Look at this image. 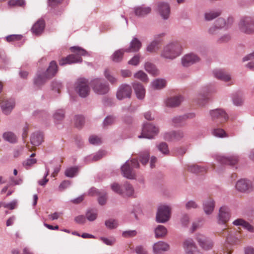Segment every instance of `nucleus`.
Listing matches in <instances>:
<instances>
[{
  "label": "nucleus",
  "mask_w": 254,
  "mask_h": 254,
  "mask_svg": "<svg viewBox=\"0 0 254 254\" xmlns=\"http://www.w3.org/2000/svg\"><path fill=\"white\" fill-rule=\"evenodd\" d=\"M182 46L180 42H171L163 47L160 56L165 59L173 60L182 54Z\"/></svg>",
  "instance_id": "f257e3e1"
},
{
  "label": "nucleus",
  "mask_w": 254,
  "mask_h": 254,
  "mask_svg": "<svg viewBox=\"0 0 254 254\" xmlns=\"http://www.w3.org/2000/svg\"><path fill=\"white\" fill-rule=\"evenodd\" d=\"M70 49L72 52L75 53L76 54H71L61 59L59 61L60 65L81 63L82 61L80 57L81 56L89 55L88 53L86 50L78 46L71 47Z\"/></svg>",
  "instance_id": "f03ea898"
},
{
  "label": "nucleus",
  "mask_w": 254,
  "mask_h": 254,
  "mask_svg": "<svg viewBox=\"0 0 254 254\" xmlns=\"http://www.w3.org/2000/svg\"><path fill=\"white\" fill-rule=\"evenodd\" d=\"M139 166V163L135 159L127 161L121 167L123 176L128 179H134L135 177V174L133 169L138 168Z\"/></svg>",
  "instance_id": "7ed1b4c3"
},
{
  "label": "nucleus",
  "mask_w": 254,
  "mask_h": 254,
  "mask_svg": "<svg viewBox=\"0 0 254 254\" xmlns=\"http://www.w3.org/2000/svg\"><path fill=\"white\" fill-rule=\"evenodd\" d=\"M90 84L93 91L98 95L106 94L110 90L109 84L100 78L93 79Z\"/></svg>",
  "instance_id": "20e7f679"
},
{
  "label": "nucleus",
  "mask_w": 254,
  "mask_h": 254,
  "mask_svg": "<svg viewBox=\"0 0 254 254\" xmlns=\"http://www.w3.org/2000/svg\"><path fill=\"white\" fill-rule=\"evenodd\" d=\"M158 127L152 124L145 123L142 125L141 133L138 135L139 138H145L152 139L159 133Z\"/></svg>",
  "instance_id": "39448f33"
},
{
  "label": "nucleus",
  "mask_w": 254,
  "mask_h": 254,
  "mask_svg": "<svg viewBox=\"0 0 254 254\" xmlns=\"http://www.w3.org/2000/svg\"><path fill=\"white\" fill-rule=\"evenodd\" d=\"M74 88L76 92L81 98H85L90 93L89 83L85 78L78 79L74 84Z\"/></svg>",
  "instance_id": "423d86ee"
},
{
  "label": "nucleus",
  "mask_w": 254,
  "mask_h": 254,
  "mask_svg": "<svg viewBox=\"0 0 254 254\" xmlns=\"http://www.w3.org/2000/svg\"><path fill=\"white\" fill-rule=\"evenodd\" d=\"M209 114L212 120L217 124H223L228 120V116L225 111L221 109L210 110Z\"/></svg>",
  "instance_id": "0eeeda50"
},
{
  "label": "nucleus",
  "mask_w": 254,
  "mask_h": 254,
  "mask_svg": "<svg viewBox=\"0 0 254 254\" xmlns=\"http://www.w3.org/2000/svg\"><path fill=\"white\" fill-rule=\"evenodd\" d=\"M171 208L167 205H161L158 208L156 214V221L164 223L168 221L170 217Z\"/></svg>",
  "instance_id": "6e6552de"
},
{
  "label": "nucleus",
  "mask_w": 254,
  "mask_h": 254,
  "mask_svg": "<svg viewBox=\"0 0 254 254\" xmlns=\"http://www.w3.org/2000/svg\"><path fill=\"white\" fill-rule=\"evenodd\" d=\"M254 20L251 17H246L242 19L239 23V28L241 31L247 34L254 32Z\"/></svg>",
  "instance_id": "1a4fd4ad"
},
{
  "label": "nucleus",
  "mask_w": 254,
  "mask_h": 254,
  "mask_svg": "<svg viewBox=\"0 0 254 254\" xmlns=\"http://www.w3.org/2000/svg\"><path fill=\"white\" fill-rule=\"evenodd\" d=\"M131 93V86L127 84H122L118 87L116 96L118 99L122 100L126 98H130Z\"/></svg>",
  "instance_id": "9d476101"
},
{
  "label": "nucleus",
  "mask_w": 254,
  "mask_h": 254,
  "mask_svg": "<svg viewBox=\"0 0 254 254\" xmlns=\"http://www.w3.org/2000/svg\"><path fill=\"white\" fill-rule=\"evenodd\" d=\"M230 209L226 206H223L219 208L217 216V221L219 224L225 225L230 219Z\"/></svg>",
  "instance_id": "9b49d317"
},
{
  "label": "nucleus",
  "mask_w": 254,
  "mask_h": 254,
  "mask_svg": "<svg viewBox=\"0 0 254 254\" xmlns=\"http://www.w3.org/2000/svg\"><path fill=\"white\" fill-rule=\"evenodd\" d=\"M200 58L193 53H190L184 55L181 59V63L183 66L189 67L190 65L198 63Z\"/></svg>",
  "instance_id": "f8f14e48"
},
{
  "label": "nucleus",
  "mask_w": 254,
  "mask_h": 254,
  "mask_svg": "<svg viewBox=\"0 0 254 254\" xmlns=\"http://www.w3.org/2000/svg\"><path fill=\"white\" fill-rule=\"evenodd\" d=\"M195 116L193 113L177 116L171 119V125L175 127H181L184 126V122L188 119H193Z\"/></svg>",
  "instance_id": "ddd939ff"
},
{
  "label": "nucleus",
  "mask_w": 254,
  "mask_h": 254,
  "mask_svg": "<svg viewBox=\"0 0 254 254\" xmlns=\"http://www.w3.org/2000/svg\"><path fill=\"white\" fill-rule=\"evenodd\" d=\"M196 239L200 247L204 250H209L213 246L212 240L202 234H197Z\"/></svg>",
  "instance_id": "4468645a"
},
{
  "label": "nucleus",
  "mask_w": 254,
  "mask_h": 254,
  "mask_svg": "<svg viewBox=\"0 0 254 254\" xmlns=\"http://www.w3.org/2000/svg\"><path fill=\"white\" fill-rule=\"evenodd\" d=\"M183 248L185 254H201L192 239L186 240L183 243Z\"/></svg>",
  "instance_id": "2eb2a0df"
},
{
  "label": "nucleus",
  "mask_w": 254,
  "mask_h": 254,
  "mask_svg": "<svg viewBox=\"0 0 254 254\" xmlns=\"http://www.w3.org/2000/svg\"><path fill=\"white\" fill-rule=\"evenodd\" d=\"M236 189L241 192H249L253 190L252 182L248 179H242L239 180L236 184Z\"/></svg>",
  "instance_id": "dca6fc26"
},
{
  "label": "nucleus",
  "mask_w": 254,
  "mask_h": 254,
  "mask_svg": "<svg viewBox=\"0 0 254 254\" xmlns=\"http://www.w3.org/2000/svg\"><path fill=\"white\" fill-rule=\"evenodd\" d=\"M0 106L2 113L8 115L10 114L15 106V101L13 99H6L0 103Z\"/></svg>",
  "instance_id": "f3484780"
},
{
  "label": "nucleus",
  "mask_w": 254,
  "mask_h": 254,
  "mask_svg": "<svg viewBox=\"0 0 254 254\" xmlns=\"http://www.w3.org/2000/svg\"><path fill=\"white\" fill-rule=\"evenodd\" d=\"M169 245L164 241H158L153 245L154 254H163V253L169 251Z\"/></svg>",
  "instance_id": "a211bd4d"
},
{
  "label": "nucleus",
  "mask_w": 254,
  "mask_h": 254,
  "mask_svg": "<svg viewBox=\"0 0 254 254\" xmlns=\"http://www.w3.org/2000/svg\"><path fill=\"white\" fill-rule=\"evenodd\" d=\"M158 11L164 19H167L170 15V8L168 3L160 2L158 3Z\"/></svg>",
  "instance_id": "6ab92c4d"
},
{
  "label": "nucleus",
  "mask_w": 254,
  "mask_h": 254,
  "mask_svg": "<svg viewBox=\"0 0 254 254\" xmlns=\"http://www.w3.org/2000/svg\"><path fill=\"white\" fill-rule=\"evenodd\" d=\"M184 134L182 130L172 131L165 132L164 134V138L167 141L173 140H180L183 138Z\"/></svg>",
  "instance_id": "aec40b11"
},
{
  "label": "nucleus",
  "mask_w": 254,
  "mask_h": 254,
  "mask_svg": "<svg viewBox=\"0 0 254 254\" xmlns=\"http://www.w3.org/2000/svg\"><path fill=\"white\" fill-rule=\"evenodd\" d=\"M217 160L219 163L222 164L234 165L238 162V157L236 155H233L229 157L219 156L217 158Z\"/></svg>",
  "instance_id": "412c9836"
},
{
  "label": "nucleus",
  "mask_w": 254,
  "mask_h": 254,
  "mask_svg": "<svg viewBox=\"0 0 254 254\" xmlns=\"http://www.w3.org/2000/svg\"><path fill=\"white\" fill-rule=\"evenodd\" d=\"M142 46L141 42L136 37H133L129 44V47L125 48L127 53L136 52L139 50Z\"/></svg>",
  "instance_id": "4be33fe9"
},
{
  "label": "nucleus",
  "mask_w": 254,
  "mask_h": 254,
  "mask_svg": "<svg viewBox=\"0 0 254 254\" xmlns=\"http://www.w3.org/2000/svg\"><path fill=\"white\" fill-rule=\"evenodd\" d=\"M214 207L215 201L211 198H207L203 202V209L207 215L211 214L213 212Z\"/></svg>",
  "instance_id": "5701e85b"
},
{
  "label": "nucleus",
  "mask_w": 254,
  "mask_h": 254,
  "mask_svg": "<svg viewBox=\"0 0 254 254\" xmlns=\"http://www.w3.org/2000/svg\"><path fill=\"white\" fill-rule=\"evenodd\" d=\"M132 86L137 98L140 100L143 99L145 94V90L143 86L139 82H134L132 84Z\"/></svg>",
  "instance_id": "b1692460"
},
{
  "label": "nucleus",
  "mask_w": 254,
  "mask_h": 254,
  "mask_svg": "<svg viewBox=\"0 0 254 254\" xmlns=\"http://www.w3.org/2000/svg\"><path fill=\"white\" fill-rule=\"evenodd\" d=\"M213 73L215 77L222 81H228L231 79L230 75L222 69H216Z\"/></svg>",
  "instance_id": "393cba45"
},
{
  "label": "nucleus",
  "mask_w": 254,
  "mask_h": 254,
  "mask_svg": "<svg viewBox=\"0 0 254 254\" xmlns=\"http://www.w3.org/2000/svg\"><path fill=\"white\" fill-rule=\"evenodd\" d=\"M183 101L181 96L170 97L166 101V106L169 107H176L179 106Z\"/></svg>",
  "instance_id": "a878e982"
},
{
  "label": "nucleus",
  "mask_w": 254,
  "mask_h": 254,
  "mask_svg": "<svg viewBox=\"0 0 254 254\" xmlns=\"http://www.w3.org/2000/svg\"><path fill=\"white\" fill-rule=\"evenodd\" d=\"M50 78L47 77V74L45 72L38 71L34 78V83L36 86H39L43 84L47 79Z\"/></svg>",
  "instance_id": "bb28decb"
},
{
  "label": "nucleus",
  "mask_w": 254,
  "mask_h": 254,
  "mask_svg": "<svg viewBox=\"0 0 254 254\" xmlns=\"http://www.w3.org/2000/svg\"><path fill=\"white\" fill-rule=\"evenodd\" d=\"M58 71V65L55 61H52L49 64L48 68L46 72H44L47 74V77L52 78L54 76Z\"/></svg>",
  "instance_id": "cd10ccee"
},
{
  "label": "nucleus",
  "mask_w": 254,
  "mask_h": 254,
  "mask_svg": "<svg viewBox=\"0 0 254 254\" xmlns=\"http://www.w3.org/2000/svg\"><path fill=\"white\" fill-rule=\"evenodd\" d=\"M44 28V21L43 20L40 19L34 24L31 30L33 33L38 35L40 34L43 31Z\"/></svg>",
  "instance_id": "c85d7f7f"
},
{
  "label": "nucleus",
  "mask_w": 254,
  "mask_h": 254,
  "mask_svg": "<svg viewBox=\"0 0 254 254\" xmlns=\"http://www.w3.org/2000/svg\"><path fill=\"white\" fill-rule=\"evenodd\" d=\"M43 141V134L39 131L34 132L30 137L31 143L34 146H39Z\"/></svg>",
  "instance_id": "c756f323"
},
{
  "label": "nucleus",
  "mask_w": 254,
  "mask_h": 254,
  "mask_svg": "<svg viewBox=\"0 0 254 254\" xmlns=\"http://www.w3.org/2000/svg\"><path fill=\"white\" fill-rule=\"evenodd\" d=\"M134 10L136 16L143 17L150 12L151 8L148 6H141L135 7Z\"/></svg>",
  "instance_id": "7c9ffc66"
},
{
  "label": "nucleus",
  "mask_w": 254,
  "mask_h": 254,
  "mask_svg": "<svg viewBox=\"0 0 254 254\" xmlns=\"http://www.w3.org/2000/svg\"><path fill=\"white\" fill-rule=\"evenodd\" d=\"M155 237L156 238H162L164 237L167 234V230L163 225H159L154 229Z\"/></svg>",
  "instance_id": "2f4dec72"
},
{
  "label": "nucleus",
  "mask_w": 254,
  "mask_h": 254,
  "mask_svg": "<svg viewBox=\"0 0 254 254\" xmlns=\"http://www.w3.org/2000/svg\"><path fill=\"white\" fill-rule=\"evenodd\" d=\"M166 81L164 79L157 78L153 80L151 85L154 89L159 90L166 86Z\"/></svg>",
  "instance_id": "473e14b6"
},
{
  "label": "nucleus",
  "mask_w": 254,
  "mask_h": 254,
  "mask_svg": "<svg viewBox=\"0 0 254 254\" xmlns=\"http://www.w3.org/2000/svg\"><path fill=\"white\" fill-rule=\"evenodd\" d=\"M125 48L121 49L116 51L111 56L112 60L116 63L120 62L123 58V55L125 52Z\"/></svg>",
  "instance_id": "72a5a7b5"
},
{
  "label": "nucleus",
  "mask_w": 254,
  "mask_h": 254,
  "mask_svg": "<svg viewBox=\"0 0 254 254\" xmlns=\"http://www.w3.org/2000/svg\"><path fill=\"white\" fill-rule=\"evenodd\" d=\"M160 40H153L146 47V51L149 53H155L159 49Z\"/></svg>",
  "instance_id": "f704fd0d"
},
{
  "label": "nucleus",
  "mask_w": 254,
  "mask_h": 254,
  "mask_svg": "<svg viewBox=\"0 0 254 254\" xmlns=\"http://www.w3.org/2000/svg\"><path fill=\"white\" fill-rule=\"evenodd\" d=\"M220 10H210L206 11L204 14V18L206 21L212 20L217 17L221 14Z\"/></svg>",
  "instance_id": "c9c22d12"
},
{
  "label": "nucleus",
  "mask_w": 254,
  "mask_h": 254,
  "mask_svg": "<svg viewBox=\"0 0 254 254\" xmlns=\"http://www.w3.org/2000/svg\"><path fill=\"white\" fill-rule=\"evenodd\" d=\"M123 193L122 194L123 196H132L134 194V189L132 186L127 183H126L123 186Z\"/></svg>",
  "instance_id": "e433bc0d"
},
{
  "label": "nucleus",
  "mask_w": 254,
  "mask_h": 254,
  "mask_svg": "<svg viewBox=\"0 0 254 254\" xmlns=\"http://www.w3.org/2000/svg\"><path fill=\"white\" fill-rule=\"evenodd\" d=\"M144 68L145 70L151 74L153 75H157L158 71L156 66L151 63L146 62L144 64Z\"/></svg>",
  "instance_id": "4c0bfd02"
},
{
  "label": "nucleus",
  "mask_w": 254,
  "mask_h": 254,
  "mask_svg": "<svg viewBox=\"0 0 254 254\" xmlns=\"http://www.w3.org/2000/svg\"><path fill=\"white\" fill-rule=\"evenodd\" d=\"M187 170L192 173H198L205 171L206 168L204 167L193 164L188 165Z\"/></svg>",
  "instance_id": "58836bf2"
},
{
  "label": "nucleus",
  "mask_w": 254,
  "mask_h": 254,
  "mask_svg": "<svg viewBox=\"0 0 254 254\" xmlns=\"http://www.w3.org/2000/svg\"><path fill=\"white\" fill-rule=\"evenodd\" d=\"M116 122V118L113 116H107L103 121L102 127L104 128H108L115 124Z\"/></svg>",
  "instance_id": "ea45409f"
},
{
  "label": "nucleus",
  "mask_w": 254,
  "mask_h": 254,
  "mask_svg": "<svg viewBox=\"0 0 254 254\" xmlns=\"http://www.w3.org/2000/svg\"><path fill=\"white\" fill-rule=\"evenodd\" d=\"M65 112L63 109L56 110L53 114V118L55 122L58 123L64 120V118Z\"/></svg>",
  "instance_id": "a19ab883"
},
{
  "label": "nucleus",
  "mask_w": 254,
  "mask_h": 254,
  "mask_svg": "<svg viewBox=\"0 0 254 254\" xmlns=\"http://www.w3.org/2000/svg\"><path fill=\"white\" fill-rule=\"evenodd\" d=\"M97 210L94 209H90L86 212V218L89 221H93L97 217Z\"/></svg>",
  "instance_id": "79ce46f5"
},
{
  "label": "nucleus",
  "mask_w": 254,
  "mask_h": 254,
  "mask_svg": "<svg viewBox=\"0 0 254 254\" xmlns=\"http://www.w3.org/2000/svg\"><path fill=\"white\" fill-rule=\"evenodd\" d=\"M2 136L5 140L9 142L15 143L17 141L16 135L12 132H5L3 133Z\"/></svg>",
  "instance_id": "37998d69"
},
{
  "label": "nucleus",
  "mask_w": 254,
  "mask_h": 254,
  "mask_svg": "<svg viewBox=\"0 0 254 254\" xmlns=\"http://www.w3.org/2000/svg\"><path fill=\"white\" fill-rule=\"evenodd\" d=\"M212 134L216 137L220 138L228 136L226 132L223 129L220 128H214L212 130Z\"/></svg>",
  "instance_id": "c03bdc74"
},
{
  "label": "nucleus",
  "mask_w": 254,
  "mask_h": 254,
  "mask_svg": "<svg viewBox=\"0 0 254 254\" xmlns=\"http://www.w3.org/2000/svg\"><path fill=\"white\" fill-rule=\"evenodd\" d=\"M196 100L197 104L200 106H204L207 103L208 98L204 94H199L197 96Z\"/></svg>",
  "instance_id": "a18cd8bd"
},
{
  "label": "nucleus",
  "mask_w": 254,
  "mask_h": 254,
  "mask_svg": "<svg viewBox=\"0 0 254 254\" xmlns=\"http://www.w3.org/2000/svg\"><path fill=\"white\" fill-rule=\"evenodd\" d=\"M134 77L143 82H147L148 78L147 74L142 70H139L134 74Z\"/></svg>",
  "instance_id": "49530a36"
},
{
  "label": "nucleus",
  "mask_w": 254,
  "mask_h": 254,
  "mask_svg": "<svg viewBox=\"0 0 254 254\" xmlns=\"http://www.w3.org/2000/svg\"><path fill=\"white\" fill-rule=\"evenodd\" d=\"M149 153L148 150H144L141 152L139 154L140 160L143 165L146 164L149 160Z\"/></svg>",
  "instance_id": "de8ad7c7"
},
{
  "label": "nucleus",
  "mask_w": 254,
  "mask_h": 254,
  "mask_svg": "<svg viewBox=\"0 0 254 254\" xmlns=\"http://www.w3.org/2000/svg\"><path fill=\"white\" fill-rule=\"evenodd\" d=\"M232 101L233 104L237 106H240L242 105L244 99L241 95L237 94L233 95L232 97Z\"/></svg>",
  "instance_id": "09e8293b"
},
{
  "label": "nucleus",
  "mask_w": 254,
  "mask_h": 254,
  "mask_svg": "<svg viewBox=\"0 0 254 254\" xmlns=\"http://www.w3.org/2000/svg\"><path fill=\"white\" fill-rule=\"evenodd\" d=\"M105 155V151L100 150L93 156H89L86 158L88 160H92L93 161H97L100 159Z\"/></svg>",
  "instance_id": "8fccbe9b"
},
{
  "label": "nucleus",
  "mask_w": 254,
  "mask_h": 254,
  "mask_svg": "<svg viewBox=\"0 0 254 254\" xmlns=\"http://www.w3.org/2000/svg\"><path fill=\"white\" fill-rule=\"evenodd\" d=\"M74 121L75 126L80 128L84 124V118L81 115H76L74 117Z\"/></svg>",
  "instance_id": "3c124183"
},
{
  "label": "nucleus",
  "mask_w": 254,
  "mask_h": 254,
  "mask_svg": "<svg viewBox=\"0 0 254 254\" xmlns=\"http://www.w3.org/2000/svg\"><path fill=\"white\" fill-rule=\"evenodd\" d=\"M78 173V168L76 167L67 169L65 171V175L67 177L72 178Z\"/></svg>",
  "instance_id": "603ef678"
},
{
  "label": "nucleus",
  "mask_w": 254,
  "mask_h": 254,
  "mask_svg": "<svg viewBox=\"0 0 254 254\" xmlns=\"http://www.w3.org/2000/svg\"><path fill=\"white\" fill-rule=\"evenodd\" d=\"M105 226L110 229H115L117 227L118 223L117 220L113 219H109L105 222Z\"/></svg>",
  "instance_id": "864d4df0"
},
{
  "label": "nucleus",
  "mask_w": 254,
  "mask_h": 254,
  "mask_svg": "<svg viewBox=\"0 0 254 254\" xmlns=\"http://www.w3.org/2000/svg\"><path fill=\"white\" fill-rule=\"evenodd\" d=\"M104 76L111 84H114L117 82V79L110 73L109 70H105Z\"/></svg>",
  "instance_id": "5fc2aeb1"
},
{
  "label": "nucleus",
  "mask_w": 254,
  "mask_h": 254,
  "mask_svg": "<svg viewBox=\"0 0 254 254\" xmlns=\"http://www.w3.org/2000/svg\"><path fill=\"white\" fill-rule=\"evenodd\" d=\"M158 149L163 154H168L169 150L168 145L165 142H161L157 145Z\"/></svg>",
  "instance_id": "6e6d98bb"
},
{
  "label": "nucleus",
  "mask_w": 254,
  "mask_h": 254,
  "mask_svg": "<svg viewBox=\"0 0 254 254\" xmlns=\"http://www.w3.org/2000/svg\"><path fill=\"white\" fill-rule=\"evenodd\" d=\"M50 172V169L46 165V173L44 175V177L42 180L38 181V183L39 185L44 186L49 181V180L46 177L49 175Z\"/></svg>",
  "instance_id": "4d7b16f0"
},
{
  "label": "nucleus",
  "mask_w": 254,
  "mask_h": 254,
  "mask_svg": "<svg viewBox=\"0 0 254 254\" xmlns=\"http://www.w3.org/2000/svg\"><path fill=\"white\" fill-rule=\"evenodd\" d=\"M112 190L117 193L121 194L123 193V186H120L118 184L114 183L111 185Z\"/></svg>",
  "instance_id": "13d9d810"
},
{
  "label": "nucleus",
  "mask_w": 254,
  "mask_h": 254,
  "mask_svg": "<svg viewBox=\"0 0 254 254\" xmlns=\"http://www.w3.org/2000/svg\"><path fill=\"white\" fill-rule=\"evenodd\" d=\"M89 142L93 145H99L101 143V139L97 136L92 135L89 138Z\"/></svg>",
  "instance_id": "bf43d9fd"
},
{
  "label": "nucleus",
  "mask_w": 254,
  "mask_h": 254,
  "mask_svg": "<svg viewBox=\"0 0 254 254\" xmlns=\"http://www.w3.org/2000/svg\"><path fill=\"white\" fill-rule=\"evenodd\" d=\"M36 161V159L29 158L23 162V165L26 169H28L32 165L35 164Z\"/></svg>",
  "instance_id": "052dcab7"
},
{
  "label": "nucleus",
  "mask_w": 254,
  "mask_h": 254,
  "mask_svg": "<svg viewBox=\"0 0 254 254\" xmlns=\"http://www.w3.org/2000/svg\"><path fill=\"white\" fill-rule=\"evenodd\" d=\"M140 56L139 54L135 55L128 62V64L132 65H137L139 63Z\"/></svg>",
  "instance_id": "680f3d73"
},
{
  "label": "nucleus",
  "mask_w": 254,
  "mask_h": 254,
  "mask_svg": "<svg viewBox=\"0 0 254 254\" xmlns=\"http://www.w3.org/2000/svg\"><path fill=\"white\" fill-rule=\"evenodd\" d=\"M231 35L229 34H226L221 36L218 40L219 43H223L228 42L231 39Z\"/></svg>",
  "instance_id": "e2e57ef3"
},
{
  "label": "nucleus",
  "mask_w": 254,
  "mask_h": 254,
  "mask_svg": "<svg viewBox=\"0 0 254 254\" xmlns=\"http://www.w3.org/2000/svg\"><path fill=\"white\" fill-rule=\"evenodd\" d=\"M215 25H216L220 29L222 28H226V21L222 18H218L216 21Z\"/></svg>",
  "instance_id": "0e129e2a"
},
{
  "label": "nucleus",
  "mask_w": 254,
  "mask_h": 254,
  "mask_svg": "<svg viewBox=\"0 0 254 254\" xmlns=\"http://www.w3.org/2000/svg\"><path fill=\"white\" fill-rule=\"evenodd\" d=\"M100 239L108 246H112L115 243V239L114 238L109 239L105 237H100Z\"/></svg>",
  "instance_id": "69168bd1"
},
{
  "label": "nucleus",
  "mask_w": 254,
  "mask_h": 254,
  "mask_svg": "<svg viewBox=\"0 0 254 254\" xmlns=\"http://www.w3.org/2000/svg\"><path fill=\"white\" fill-rule=\"evenodd\" d=\"M7 42H11L21 40L22 36L21 35H10L5 37Z\"/></svg>",
  "instance_id": "338daca9"
},
{
  "label": "nucleus",
  "mask_w": 254,
  "mask_h": 254,
  "mask_svg": "<svg viewBox=\"0 0 254 254\" xmlns=\"http://www.w3.org/2000/svg\"><path fill=\"white\" fill-rule=\"evenodd\" d=\"M52 87L53 90L59 92L60 89L62 87V84L60 81H54L52 83Z\"/></svg>",
  "instance_id": "774afa93"
}]
</instances>
